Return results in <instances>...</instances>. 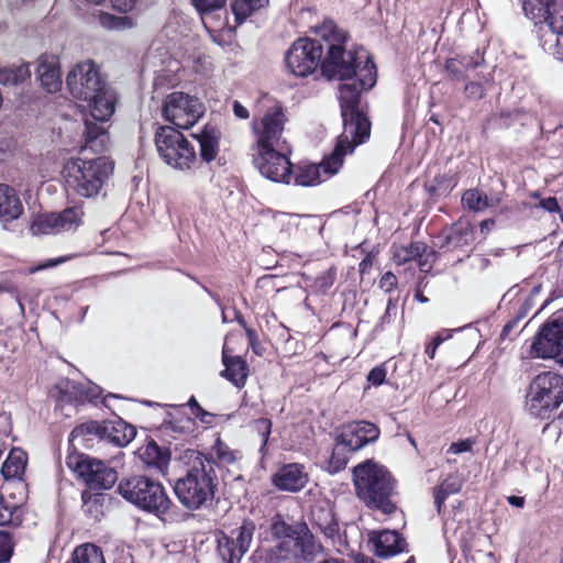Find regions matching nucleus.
<instances>
[{
  "mask_svg": "<svg viewBox=\"0 0 563 563\" xmlns=\"http://www.w3.org/2000/svg\"><path fill=\"white\" fill-rule=\"evenodd\" d=\"M316 35L324 42L327 56L321 63L323 76L330 80H349L360 76L365 86L376 82V69L368 53L363 49L345 51V34L332 21H324L316 27Z\"/></svg>",
  "mask_w": 563,
  "mask_h": 563,
  "instance_id": "nucleus-1",
  "label": "nucleus"
},
{
  "mask_svg": "<svg viewBox=\"0 0 563 563\" xmlns=\"http://www.w3.org/2000/svg\"><path fill=\"white\" fill-rule=\"evenodd\" d=\"M66 85L74 98L89 102L95 119L108 121L114 113L115 95L107 87L93 62L77 64L67 75Z\"/></svg>",
  "mask_w": 563,
  "mask_h": 563,
  "instance_id": "nucleus-2",
  "label": "nucleus"
},
{
  "mask_svg": "<svg viewBox=\"0 0 563 563\" xmlns=\"http://www.w3.org/2000/svg\"><path fill=\"white\" fill-rule=\"evenodd\" d=\"M192 461L186 474L179 477L174 486V492L180 504L190 510H197L211 504L217 487V477L212 463L199 452H190Z\"/></svg>",
  "mask_w": 563,
  "mask_h": 563,
  "instance_id": "nucleus-3",
  "label": "nucleus"
},
{
  "mask_svg": "<svg viewBox=\"0 0 563 563\" xmlns=\"http://www.w3.org/2000/svg\"><path fill=\"white\" fill-rule=\"evenodd\" d=\"M356 494L366 506L389 515L396 506L390 497L394 493V479L387 468L372 460H367L353 470Z\"/></svg>",
  "mask_w": 563,
  "mask_h": 563,
  "instance_id": "nucleus-4",
  "label": "nucleus"
},
{
  "mask_svg": "<svg viewBox=\"0 0 563 563\" xmlns=\"http://www.w3.org/2000/svg\"><path fill=\"white\" fill-rule=\"evenodd\" d=\"M112 165L106 157L92 159L70 158L63 168L67 192L82 197H96L112 173Z\"/></svg>",
  "mask_w": 563,
  "mask_h": 563,
  "instance_id": "nucleus-5",
  "label": "nucleus"
},
{
  "mask_svg": "<svg viewBox=\"0 0 563 563\" xmlns=\"http://www.w3.org/2000/svg\"><path fill=\"white\" fill-rule=\"evenodd\" d=\"M352 82L340 85V103L343 119V132L339 141L354 148L369 139L371 122L358 110L360 93L363 89H371L373 86L362 84L360 76H355Z\"/></svg>",
  "mask_w": 563,
  "mask_h": 563,
  "instance_id": "nucleus-6",
  "label": "nucleus"
},
{
  "mask_svg": "<svg viewBox=\"0 0 563 563\" xmlns=\"http://www.w3.org/2000/svg\"><path fill=\"white\" fill-rule=\"evenodd\" d=\"M563 402V376L555 372L538 374L530 383L525 409L539 419H550Z\"/></svg>",
  "mask_w": 563,
  "mask_h": 563,
  "instance_id": "nucleus-7",
  "label": "nucleus"
},
{
  "mask_svg": "<svg viewBox=\"0 0 563 563\" xmlns=\"http://www.w3.org/2000/svg\"><path fill=\"white\" fill-rule=\"evenodd\" d=\"M118 492L131 504L154 515L166 514L170 506L164 486L146 476L135 475L123 479Z\"/></svg>",
  "mask_w": 563,
  "mask_h": 563,
  "instance_id": "nucleus-8",
  "label": "nucleus"
},
{
  "mask_svg": "<svg viewBox=\"0 0 563 563\" xmlns=\"http://www.w3.org/2000/svg\"><path fill=\"white\" fill-rule=\"evenodd\" d=\"M155 145L162 159L175 169H189L196 162L195 147L173 128L161 126L155 133Z\"/></svg>",
  "mask_w": 563,
  "mask_h": 563,
  "instance_id": "nucleus-9",
  "label": "nucleus"
},
{
  "mask_svg": "<svg viewBox=\"0 0 563 563\" xmlns=\"http://www.w3.org/2000/svg\"><path fill=\"white\" fill-rule=\"evenodd\" d=\"M66 465L92 489H109L118 481L114 468L82 453H69Z\"/></svg>",
  "mask_w": 563,
  "mask_h": 563,
  "instance_id": "nucleus-10",
  "label": "nucleus"
},
{
  "mask_svg": "<svg viewBox=\"0 0 563 563\" xmlns=\"http://www.w3.org/2000/svg\"><path fill=\"white\" fill-rule=\"evenodd\" d=\"M162 113L176 128L189 129L203 115L205 106L197 97L175 91L166 96Z\"/></svg>",
  "mask_w": 563,
  "mask_h": 563,
  "instance_id": "nucleus-11",
  "label": "nucleus"
},
{
  "mask_svg": "<svg viewBox=\"0 0 563 563\" xmlns=\"http://www.w3.org/2000/svg\"><path fill=\"white\" fill-rule=\"evenodd\" d=\"M324 51V42L317 38H299L288 49L286 65L290 73L297 77L311 75L321 66V57Z\"/></svg>",
  "mask_w": 563,
  "mask_h": 563,
  "instance_id": "nucleus-12",
  "label": "nucleus"
},
{
  "mask_svg": "<svg viewBox=\"0 0 563 563\" xmlns=\"http://www.w3.org/2000/svg\"><path fill=\"white\" fill-rule=\"evenodd\" d=\"M286 117L279 104H274L264 113L258 122H254L253 130L256 137V150L272 147H290L284 137Z\"/></svg>",
  "mask_w": 563,
  "mask_h": 563,
  "instance_id": "nucleus-13",
  "label": "nucleus"
},
{
  "mask_svg": "<svg viewBox=\"0 0 563 563\" xmlns=\"http://www.w3.org/2000/svg\"><path fill=\"white\" fill-rule=\"evenodd\" d=\"M531 353L563 365V318H552L543 323L533 339Z\"/></svg>",
  "mask_w": 563,
  "mask_h": 563,
  "instance_id": "nucleus-14",
  "label": "nucleus"
},
{
  "mask_svg": "<svg viewBox=\"0 0 563 563\" xmlns=\"http://www.w3.org/2000/svg\"><path fill=\"white\" fill-rule=\"evenodd\" d=\"M289 153L290 147H272L267 148L266 153L262 148L256 150L254 164L264 177L273 181L288 183L291 177Z\"/></svg>",
  "mask_w": 563,
  "mask_h": 563,
  "instance_id": "nucleus-15",
  "label": "nucleus"
},
{
  "mask_svg": "<svg viewBox=\"0 0 563 563\" xmlns=\"http://www.w3.org/2000/svg\"><path fill=\"white\" fill-rule=\"evenodd\" d=\"M354 147L338 140L332 154L319 165H310L296 176V184L313 186L334 175L343 164L346 154H352Z\"/></svg>",
  "mask_w": 563,
  "mask_h": 563,
  "instance_id": "nucleus-16",
  "label": "nucleus"
},
{
  "mask_svg": "<svg viewBox=\"0 0 563 563\" xmlns=\"http://www.w3.org/2000/svg\"><path fill=\"white\" fill-rule=\"evenodd\" d=\"M255 531V523L245 520L240 527L232 530L231 536L223 534L218 540V552L227 563H239L249 551Z\"/></svg>",
  "mask_w": 563,
  "mask_h": 563,
  "instance_id": "nucleus-17",
  "label": "nucleus"
},
{
  "mask_svg": "<svg viewBox=\"0 0 563 563\" xmlns=\"http://www.w3.org/2000/svg\"><path fill=\"white\" fill-rule=\"evenodd\" d=\"M84 216L78 207L67 208L59 213H47L38 216L32 223L31 230L34 234H56L76 230Z\"/></svg>",
  "mask_w": 563,
  "mask_h": 563,
  "instance_id": "nucleus-18",
  "label": "nucleus"
},
{
  "mask_svg": "<svg viewBox=\"0 0 563 563\" xmlns=\"http://www.w3.org/2000/svg\"><path fill=\"white\" fill-rule=\"evenodd\" d=\"M378 437L379 429L375 424L367 421L352 423L338 437L334 446V456L339 454L342 449L357 451L367 443L376 441Z\"/></svg>",
  "mask_w": 563,
  "mask_h": 563,
  "instance_id": "nucleus-19",
  "label": "nucleus"
},
{
  "mask_svg": "<svg viewBox=\"0 0 563 563\" xmlns=\"http://www.w3.org/2000/svg\"><path fill=\"white\" fill-rule=\"evenodd\" d=\"M522 8L527 18L538 25L539 32H541V26L551 24L554 18H556L555 15H560L559 11L563 9V2L555 0H522Z\"/></svg>",
  "mask_w": 563,
  "mask_h": 563,
  "instance_id": "nucleus-20",
  "label": "nucleus"
},
{
  "mask_svg": "<svg viewBox=\"0 0 563 563\" xmlns=\"http://www.w3.org/2000/svg\"><path fill=\"white\" fill-rule=\"evenodd\" d=\"M559 13L551 24L541 26L539 40L545 53L563 62V9Z\"/></svg>",
  "mask_w": 563,
  "mask_h": 563,
  "instance_id": "nucleus-21",
  "label": "nucleus"
},
{
  "mask_svg": "<svg viewBox=\"0 0 563 563\" xmlns=\"http://www.w3.org/2000/svg\"><path fill=\"white\" fill-rule=\"evenodd\" d=\"M308 483V475L303 466L291 463L280 467L273 476V484L280 490L299 492Z\"/></svg>",
  "mask_w": 563,
  "mask_h": 563,
  "instance_id": "nucleus-22",
  "label": "nucleus"
},
{
  "mask_svg": "<svg viewBox=\"0 0 563 563\" xmlns=\"http://www.w3.org/2000/svg\"><path fill=\"white\" fill-rule=\"evenodd\" d=\"M101 441L113 443L119 448L128 445L136 434L135 428L120 418L102 422Z\"/></svg>",
  "mask_w": 563,
  "mask_h": 563,
  "instance_id": "nucleus-23",
  "label": "nucleus"
},
{
  "mask_svg": "<svg viewBox=\"0 0 563 563\" xmlns=\"http://www.w3.org/2000/svg\"><path fill=\"white\" fill-rule=\"evenodd\" d=\"M37 79L47 92L53 93L62 87V75L58 59L55 56H43L36 66Z\"/></svg>",
  "mask_w": 563,
  "mask_h": 563,
  "instance_id": "nucleus-24",
  "label": "nucleus"
},
{
  "mask_svg": "<svg viewBox=\"0 0 563 563\" xmlns=\"http://www.w3.org/2000/svg\"><path fill=\"white\" fill-rule=\"evenodd\" d=\"M374 552L379 558H390L405 551L406 540L396 531L383 530L371 538Z\"/></svg>",
  "mask_w": 563,
  "mask_h": 563,
  "instance_id": "nucleus-25",
  "label": "nucleus"
},
{
  "mask_svg": "<svg viewBox=\"0 0 563 563\" xmlns=\"http://www.w3.org/2000/svg\"><path fill=\"white\" fill-rule=\"evenodd\" d=\"M222 361L225 368L221 375L232 382L236 387H243L246 383L249 369L246 362L240 356H230L229 349L223 347Z\"/></svg>",
  "mask_w": 563,
  "mask_h": 563,
  "instance_id": "nucleus-26",
  "label": "nucleus"
},
{
  "mask_svg": "<svg viewBox=\"0 0 563 563\" xmlns=\"http://www.w3.org/2000/svg\"><path fill=\"white\" fill-rule=\"evenodd\" d=\"M296 563L312 562L322 552V545L305 527L296 536Z\"/></svg>",
  "mask_w": 563,
  "mask_h": 563,
  "instance_id": "nucleus-27",
  "label": "nucleus"
},
{
  "mask_svg": "<svg viewBox=\"0 0 563 563\" xmlns=\"http://www.w3.org/2000/svg\"><path fill=\"white\" fill-rule=\"evenodd\" d=\"M102 423L98 421H88L77 426L69 434V442L76 449L77 446L90 448L95 440L101 441Z\"/></svg>",
  "mask_w": 563,
  "mask_h": 563,
  "instance_id": "nucleus-28",
  "label": "nucleus"
},
{
  "mask_svg": "<svg viewBox=\"0 0 563 563\" xmlns=\"http://www.w3.org/2000/svg\"><path fill=\"white\" fill-rule=\"evenodd\" d=\"M194 136L200 146V157L207 163L213 161L219 153L220 131L216 126L207 125L200 133Z\"/></svg>",
  "mask_w": 563,
  "mask_h": 563,
  "instance_id": "nucleus-29",
  "label": "nucleus"
},
{
  "mask_svg": "<svg viewBox=\"0 0 563 563\" xmlns=\"http://www.w3.org/2000/svg\"><path fill=\"white\" fill-rule=\"evenodd\" d=\"M23 211L22 203L13 188L0 185V221L18 219Z\"/></svg>",
  "mask_w": 563,
  "mask_h": 563,
  "instance_id": "nucleus-30",
  "label": "nucleus"
},
{
  "mask_svg": "<svg viewBox=\"0 0 563 563\" xmlns=\"http://www.w3.org/2000/svg\"><path fill=\"white\" fill-rule=\"evenodd\" d=\"M98 122L103 123L104 121L95 119L91 113L90 118L85 120L86 146L96 153H101L107 147L108 135L106 129Z\"/></svg>",
  "mask_w": 563,
  "mask_h": 563,
  "instance_id": "nucleus-31",
  "label": "nucleus"
},
{
  "mask_svg": "<svg viewBox=\"0 0 563 563\" xmlns=\"http://www.w3.org/2000/svg\"><path fill=\"white\" fill-rule=\"evenodd\" d=\"M26 464V453L19 448H13L1 466V474L5 479L20 478L25 471Z\"/></svg>",
  "mask_w": 563,
  "mask_h": 563,
  "instance_id": "nucleus-32",
  "label": "nucleus"
},
{
  "mask_svg": "<svg viewBox=\"0 0 563 563\" xmlns=\"http://www.w3.org/2000/svg\"><path fill=\"white\" fill-rule=\"evenodd\" d=\"M312 522L329 539H334L339 533V523L329 507L313 509Z\"/></svg>",
  "mask_w": 563,
  "mask_h": 563,
  "instance_id": "nucleus-33",
  "label": "nucleus"
},
{
  "mask_svg": "<svg viewBox=\"0 0 563 563\" xmlns=\"http://www.w3.org/2000/svg\"><path fill=\"white\" fill-rule=\"evenodd\" d=\"M463 487V479L459 474L446 476L442 483L434 488L433 497L438 512H441L445 499L453 494H457Z\"/></svg>",
  "mask_w": 563,
  "mask_h": 563,
  "instance_id": "nucleus-34",
  "label": "nucleus"
},
{
  "mask_svg": "<svg viewBox=\"0 0 563 563\" xmlns=\"http://www.w3.org/2000/svg\"><path fill=\"white\" fill-rule=\"evenodd\" d=\"M296 536L279 540V542L269 550L268 556L271 563H296Z\"/></svg>",
  "mask_w": 563,
  "mask_h": 563,
  "instance_id": "nucleus-35",
  "label": "nucleus"
},
{
  "mask_svg": "<svg viewBox=\"0 0 563 563\" xmlns=\"http://www.w3.org/2000/svg\"><path fill=\"white\" fill-rule=\"evenodd\" d=\"M67 563H106L102 551L92 543H84L75 548Z\"/></svg>",
  "mask_w": 563,
  "mask_h": 563,
  "instance_id": "nucleus-36",
  "label": "nucleus"
},
{
  "mask_svg": "<svg viewBox=\"0 0 563 563\" xmlns=\"http://www.w3.org/2000/svg\"><path fill=\"white\" fill-rule=\"evenodd\" d=\"M81 498L84 512L93 520H100L104 515L107 497L103 494L84 492Z\"/></svg>",
  "mask_w": 563,
  "mask_h": 563,
  "instance_id": "nucleus-37",
  "label": "nucleus"
},
{
  "mask_svg": "<svg viewBox=\"0 0 563 563\" xmlns=\"http://www.w3.org/2000/svg\"><path fill=\"white\" fill-rule=\"evenodd\" d=\"M269 0H233L231 9L238 24H242L250 15L267 5Z\"/></svg>",
  "mask_w": 563,
  "mask_h": 563,
  "instance_id": "nucleus-38",
  "label": "nucleus"
},
{
  "mask_svg": "<svg viewBox=\"0 0 563 563\" xmlns=\"http://www.w3.org/2000/svg\"><path fill=\"white\" fill-rule=\"evenodd\" d=\"M191 421L189 418L164 420L158 431L167 441L176 440L189 432Z\"/></svg>",
  "mask_w": 563,
  "mask_h": 563,
  "instance_id": "nucleus-39",
  "label": "nucleus"
},
{
  "mask_svg": "<svg viewBox=\"0 0 563 563\" xmlns=\"http://www.w3.org/2000/svg\"><path fill=\"white\" fill-rule=\"evenodd\" d=\"M141 457L147 465L155 466L161 472H163L169 463V455L162 451L155 442H150L145 445L141 452Z\"/></svg>",
  "mask_w": 563,
  "mask_h": 563,
  "instance_id": "nucleus-40",
  "label": "nucleus"
},
{
  "mask_svg": "<svg viewBox=\"0 0 563 563\" xmlns=\"http://www.w3.org/2000/svg\"><path fill=\"white\" fill-rule=\"evenodd\" d=\"M472 238V228L467 222H459L451 227L445 235L446 244L456 247L467 245Z\"/></svg>",
  "mask_w": 563,
  "mask_h": 563,
  "instance_id": "nucleus-41",
  "label": "nucleus"
},
{
  "mask_svg": "<svg viewBox=\"0 0 563 563\" xmlns=\"http://www.w3.org/2000/svg\"><path fill=\"white\" fill-rule=\"evenodd\" d=\"M30 76L31 70L27 64L0 68V84L2 85H19L30 78Z\"/></svg>",
  "mask_w": 563,
  "mask_h": 563,
  "instance_id": "nucleus-42",
  "label": "nucleus"
},
{
  "mask_svg": "<svg viewBox=\"0 0 563 563\" xmlns=\"http://www.w3.org/2000/svg\"><path fill=\"white\" fill-rule=\"evenodd\" d=\"M99 24L110 31H122L132 29L134 22L130 16H117L108 12H99L98 14Z\"/></svg>",
  "mask_w": 563,
  "mask_h": 563,
  "instance_id": "nucleus-43",
  "label": "nucleus"
},
{
  "mask_svg": "<svg viewBox=\"0 0 563 563\" xmlns=\"http://www.w3.org/2000/svg\"><path fill=\"white\" fill-rule=\"evenodd\" d=\"M212 452L221 465H232L241 459V453L238 450H232L227 443H224L219 437L217 438Z\"/></svg>",
  "mask_w": 563,
  "mask_h": 563,
  "instance_id": "nucleus-44",
  "label": "nucleus"
},
{
  "mask_svg": "<svg viewBox=\"0 0 563 563\" xmlns=\"http://www.w3.org/2000/svg\"><path fill=\"white\" fill-rule=\"evenodd\" d=\"M421 242L410 243L409 245L394 246L393 258L397 265H404L410 261H415L419 255Z\"/></svg>",
  "mask_w": 563,
  "mask_h": 563,
  "instance_id": "nucleus-45",
  "label": "nucleus"
},
{
  "mask_svg": "<svg viewBox=\"0 0 563 563\" xmlns=\"http://www.w3.org/2000/svg\"><path fill=\"white\" fill-rule=\"evenodd\" d=\"M462 201L470 210L474 211H482L488 206L487 196L476 189L465 191Z\"/></svg>",
  "mask_w": 563,
  "mask_h": 563,
  "instance_id": "nucleus-46",
  "label": "nucleus"
},
{
  "mask_svg": "<svg viewBox=\"0 0 563 563\" xmlns=\"http://www.w3.org/2000/svg\"><path fill=\"white\" fill-rule=\"evenodd\" d=\"M272 534L279 540H284L286 538H291L297 536L300 529L294 528L292 526L286 523L280 516H277L273 519L271 526Z\"/></svg>",
  "mask_w": 563,
  "mask_h": 563,
  "instance_id": "nucleus-47",
  "label": "nucleus"
},
{
  "mask_svg": "<svg viewBox=\"0 0 563 563\" xmlns=\"http://www.w3.org/2000/svg\"><path fill=\"white\" fill-rule=\"evenodd\" d=\"M435 251L426 245L424 243H420L419 255H417L416 260L420 271L429 272L432 267V263L435 260Z\"/></svg>",
  "mask_w": 563,
  "mask_h": 563,
  "instance_id": "nucleus-48",
  "label": "nucleus"
},
{
  "mask_svg": "<svg viewBox=\"0 0 563 563\" xmlns=\"http://www.w3.org/2000/svg\"><path fill=\"white\" fill-rule=\"evenodd\" d=\"M444 68L452 80H466L468 78L463 69L461 57L446 59Z\"/></svg>",
  "mask_w": 563,
  "mask_h": 563,
  "instance_id": "nucleus-49",
  "label": "nucleus"
},
{
  "mask_svg": "<svg viewBox=\"0 0 563 563\" xmlns=\"http://www.w3.org/2000/svg\"><path fill=\"white\" fill-rule=\"evenodd\" d=\"M190 3L200 14H205L224 8L227 0H190Z\"/></svg>",
  "mask_w": 563,
  "mask_h": 563,
  "instance_id": "nucleus-50",
  "label": "nucleus"
},
{
  "mask_svg": "<svg viewBox=\"0 0 563 563\" xmlns=\"http://www.w3.org/2000/svg\"><path fill=\"white\" fill-rule=\"evenodd\" d=\"M13 553V542L10 534L0 531V563H7Z\"/></svg>",
  "mask_w": 563,
  "mask_h": 563,
  "instance_id": "nucleus-51",
  "label": "nucleus"
},
{
  "mask_svg": "<svg viewBox=\"0 0 563 563\" xmlns=\"http://www.w3.org/2000/svg\"><path fill=\"white\" fill-rule=\"evenodd\" d=\"M461 57V63L463 64V69L465 74L470 70L476 69L477 67H481L484 65L485 59L484 56L479 52H475L471 55H463Z\"/></svg>",
  "mask_w": 563,
  "mask_h": 563,
  "instance_id": "nucleus-52",
  "label": "nucleus"
},
{
  "mask_svg": "<svg viewBox=\"0 0 563 563\" xmlns=\"http://www.w3.org/2000/svg\"><path fill=\"white\" fill-rule=\"evenodd\" d=\"M475 442L476 441L473 438H467V439L459 440L456 442H453L450 445V448L448 449V453L449 454H461V453H464V452H470V451H472Z\"/></svg>",
  "mask_w": 563,
  "mask_h": 563,
  "instance_id": "nucleus-53",
  "label": "nucleus"
},
{
  "mask_svg": "<svg viewBox=\"0 0 563 563\" xmlns=\"http://www.w3.org/2000/svg\"><path fill=\"white\" fill-rule=\"evenodd\" d=\"M14 508L8 506L3 498H0V526L12 523Z\"/></svg>",
  "mask_w": 563,
  "mask_h": 563,
  "instance_id": "nucleus-54",
  "label": "nucleus"
},
{
  "mask_svg": "<svg viewBox=\"0 0 563 563\" xmlns=\"http://www.w3.org/2000/svg\"><path fill=\"white\" fill-rule=\"evenodd\" d=\"M397 286V277L391 272H386L380 280H379V288L383 289L385 292H390L393 289H395Z\"/></svg>",
  "mask_w": 563,
  "mask_h": 563,
  "instance_id": "nucleus-55",
  "label": "nucleus"
},
{
  "mask_svg": "<svg viewBox=\"0 0 563 563\" xmlns=\"http://www.w3.org/2000/svg\"><path fill=\"white\" fill-rule=\"evenodd\" d=\"M254 426H255V429L261 433L262 443H263V445H265L267 443L268 435L271 433V427H272L271 421L268 419L262 418V419L256 420Z\"/></svg>",
  "mask_w": 563,
  "mask_h": 563,
  "instance_id": "nucleus-56",
  "label": "nucleus"
},
{
  "mask_svg": "<svg viewBox=\"0 0 563 563\" xmlns=\"http://www.w3.org/2000/svg\"><path fill=\"white\" fill-rule=\"evenodd\" d=\"M465 92L474 98H482L484 96L483 82L481 79L470 81L465 85Z\"/></svg>",
  "mask_w": 563,
  "mask_h": 563,
  "instance_id": "nucleus-57",
  "label": "nucleus"
},
{
  "mask_svg": "<svg viewBox=\"0 0 563 563\" xmlns=\"http://www.w3.org/2000/svg\"><path fill=\"white\" fill-rule=\"evenodd\" d=\"M346 449H342L339 454L334 457V452L332 453L331 460H330V467L333 472H339L340 470L344 468L347 460L344 456V451Z\"/></svg>",
  "mask_w": 563,
  "mask_h": 563,
  "instance_id": "nucleus-58",
  "label": "nucleus"
},
{
  "mask_svg": "<svg viewBox=\"0 0 563 563\" xmlns=\"http://www.w3.org/2000/svg\"><path fill=\"white\" fill-rule=\"evenodd\" d=\"M385 377H386V371H385V368L377 366V367H374V368L369 372V374H368V376H367V379H368V382H371L373 385H375V386H379V385H382V384L384 383Z\"/></svg>",
  "mask_w": 563,
  "mask_h": 563,
  "instance_id": "nucleus-59",
  "label": "nucleus"
},
{
  "mask_svg": "<svg viewBox=\"0 0 563 563\" xmlns=\"http://www.w3.org/2000/svg\"><path fill=\"white\" fill-rule=\"evenodd\" d=\"M111 2L115 10L126 13L133 10L137 0H111Z\"/></svg>",
  "mask_w": 563,
  "mask_h": 563,
  "instance_id": "nucleus-60",
  "label": "nucleus"
},
{
  "mask_svg": "<svg viewBox=\"0 0 563 563\" xmlns=\"http://www.w3.org/2000/svg\"><path fill=\"white\" fill-rule=\"evenodd\" d=\"M540 207L549 212H558L560 211V206L558 203L556 198L549 197L544 198L540 201Z\"/></svg>",
  "mask_w": 563,
  "mask_h": 563,
  "instance_id": "nucleus-61",
  "label": "nucleus"
},
{
  "mask_svg": "<svg viewBox=\"0 0 563 563\" xmlns=\"http://www.w3.org/2000/svg\"><path fill=\"white\" fill-rule=\"evenodd\" d=\"M232 110L234 115L239 119L246 120L250 117L249 110L238 100L233 101Z\"/></svg>",
  "mask_w": 563,
  "mask_h": 563,
  "instance_id": "nucleus-62",
  "label": "nucleus"
},
{
  "mask_svg": "<svg viewBox=\"0 0 563 563\" xmlns=\"http://www.w3.org/2000/svg\"><path fill=\"white\" fill-rule=\"evenodd\" d=\"M63 260L62 258H58V260H48L40 265H36V266H33V267H30L29 268V273L30 274H34L36 272H40L42 269H45V268H49V267H54L56 266L57 264L62 263Z\"/></svg>",
  "mask_w": 563,
  "mask_h": 563,
  "instance_id": "nucleus-63",
  "label": "nucleus"
},
{
  "mask_svg": "<svg viewBox=\"0 0 563 563\" xmlns=\"http://www.w3.org/2000/svg\"><path fill=\"white\" fill-rule=\"evenodd\" d=\"M192 415L203 423H210L209 418L213 417L212 413L206 411L201 406H197V409H194Z\"/></svg>",
  "mask_w": 563,
  "mask_h": 563,
  "instance_id": "nucleus-64",
  "label": "nucleus"
}]
</instances>
